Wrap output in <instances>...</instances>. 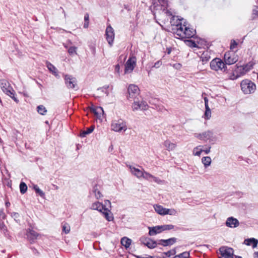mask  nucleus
<instances>
[{"instance_id":"nucleus-10","label":"nucleus","mask_w":258,"mask_h":258,"mask_svg":"<svg viewBox=\"0 0 258 258\" xmlns=\"http://www.w3.org/2000/svg\"><path fill=\"white\" fill-rule=\"evenodd\" d=\"M112 129L115 132L125 131L127 129L125 123L122 120L115 121L111 124Z\"/></svg>"},{"instance_id":"nucleus-30","label":"nucleus","mask_w":258,"mask_h":258,"mask_svg":"<svg viewBox=\"0 0 258 258\" xmlns=\"http://www.w3.org/2000/svg\"><path fill=\"white\" fill-rule=\"evenodd\" d=\"M164 146L166 147L168 151H170L173 150L175 148L176 144L173 143H171L169 141H166L164 142Z\"/></svg>"},{"instance_id":"nucleus-1","label":"nucleus","mask_w":258,"mask_h":258,"mask_svg":"<svg viewBox=\"0 0 258 258\" xmlns=\"http://www.w3.org/2000/svg\"><path fill=\"white\" fill-rule=\"evenodd\" d=\"M165 7V8L162 9V16L167 17L165 21H169L175 37L180 39L193 37L196 35V30L190 28L184 19H179L178 16H176L171 9H168L169 5L167 1L162 0V8Z\"/></svg>"},{"instance_id":"nucleus-43","label":"nucleus","mask_w":258,"mask_h":258,"mask_svg":"<svg viewBox=\"0 0 258 258\" xmlns=\"http://www.w3.org/2000/svg\"><path fill=\"white\" fill-rule=\"evenodd\" d=\"M211 116V110H205V113L204 114L203 117L206 119L208 120L210 118Z\"/></svg>"},{"instance_id":"nucleus-41","label":"nucleus","mask_w":258,"mask_h":258,"mask_svg":"<svg viewBox=\"0 0 258 258\" xmlns=\"http://www.w3.org/2000/svg\"><path fill=\"white\" fill-rule=\"evenodd\" d=\"M143 178L146 179H149L150 178H154L155 179L156 178L154 177L151 174L146 172L145 170H144L143 172V176H142Z\"/></svg>"},{"instance_id":"nucleus-26","label":"nucleus","mask_w":258,"mask_h":258,"mask_svg":"<svg viewBox=\"0 0 258 258\" xmlns=\"http://www.w3.org/2000/svg\"><path fill=\"white\" fill-rule=\"evenodd\" d=\"M91 111L98 117H100L101 114L103 113V110L101 107H95L94 108H92Z\"/></svg>"},{"instance_id":"nucleus-32","label":"nucleus","mask_w":258,"mask_h":258,"mask_svg":"<svg viewBox=\"0 0 258 258\" xmlns=\"http://www.w3.org/2000/svg\"><path fill=\"white\" fill-rule=\"evenodd\" d=\"M27 186L25 182H22L20 183V190L22 194H24L27 191Z\"/></svg>"},{"instance_id":"nucleus-50","label":"nucleus","mask_w":258,"mask_h":258,"mask_svg":"<svg viewBox=\"0 0 258 258\" xmlns=\"http://www.w3.org/2000/svg\"><path fill=\"white\" fill-rule=\"evenodd\" d=\"M204 102H205V105H206V104H208V99L207 98V97H205L204 98Z\"/></svg>"},{"instance_id":"nucleus-52","label":"nucleus","mask_w":258,"mask_h":258,"mask_svg":"<svg viewBox=\"0 0 258 258\" xmlns=\"http://www.w3.org/2000/svg\"><path fill=\"white\" fill-rule=\"evenodd\" d=\"M171 51V48H167V53L169 54Z\"/></svg>"},{"instance_id":"nucleus-25","label":"nucleus","mask_w":258,"mask_h":258,"mask_svg":"<svg viewBox=\"0 0 258 258\" xmlns=\"http://www.w3.org/2000/svg\"><path fill=\"white\" fill-rule=\"evenodd\" d=\"M94 125H91L89 127L87 128L86 130L82 131L80 133V137L82 138L85 137L87 135L91 133L94 131Z\"/></svg>"},{"instance_id":"nucleus-14","label":"nucleus","mask_w":258,"mask_h":258,"mask_svg":"<svg viewBox=\"0 0 258 258\" xmlns=\"http://www.w3.org/2000/svg\"><path fill=\"white\" fill-rule=\"evenodd\" d=\"M253 63L249 62V63L244 65L243 66L238 67L236 69L237 73H240L241 75L245 74L247 72L249 71L252 68Z\"/></svg>"},{"instance_id":"nucleus-24","label":"nucleus","mask_w":258,"mask_h":258,"mask_svg":"<svg viewBox=\"0 0 258 258\" xmlns=\"http://www.w3.org/2000/svg\"><path fill=\"white\" fill-rule=\"evenodd\" d=\"M101 213L103 214L105 219L108 221H110L113 220V217L111 214L110 211L107 208H105L104 209V210Z\"/></svg>"},{"instance_id":"nucleus-8","label":"nucleus","mask_w":258,"mask_h":258,"mask_svg":"<svg viewBox=\"0 0 258 258\" xmlns=\"http://www.w3.org/2000/svg\"><path fill=\"white\" fill-rule=\"evenodd\" d=\"M114 32L110 25L108 26L105 31V37L110 46H112L114 39Z\"/></svg>"},{"instance_id":"nucleus-39","label":"nucleus","mask_w":258,"mask_h":258,"mask_svg":"<svg viewBox=\"0 0 258 258\" xmlns=\"http://www.w3.org/2000/svg\"><path fill=\"white\" fill-rule=\"evenodd\" d=\"M174 227V226L172 224L162 225V231L172 230Z\"/></svg>"},{"instance_id":"nucleus-33","label":"nucleus","mask_w":258,"mask_h":258,"mask_svg":"<svg viewBox=\"0 0 258 258\" xmlns=\"http://www.w3.org/2000/svg\"><path fill=\"white\" fill-rule=\"evenodd\" d=\"M38 112L41 115H45L47 112V110L43 105H39L37 107Z\"/></svg>"},{"instance_id":"nucleus-55","label":"nucleus","mask_w":258,"mask_h":258,"mask_svg":"<svg viewBox=\"0 0 258 258\" xmlns=\"http://www.w3.org/2000/svg\"><path fill=\"white\" fill-rule=\"evenodd\" d=\"M235 258H242V257L241 256H240L236 255Z\"/></svg>"},{"instance_id":"nucleus-17","label":"nucleus","mask_w":258,"mask_h":258,"mask_svg":"<svg viewBox=\"0 0 258 258\" xmlns=\"http://www.w3.org/2000/svg\"><path fill=\"white\" fill-rule=\"evenodd\" d=\"M148 108V105L145 101H142L141 102L135 101L133 105V110H138L139 109L146 110Z\"/></svg>"},{"instance_id":"nucleus-58","label":"nucleus","mask_w":258,"mask_h":258,"mask_svg":"<svg viewBox=\"0 0 258 258\" xmlns=\"http://www.w3.org/2000/svg\"><path fill=\"white\" fill-rule=\"evenodd\" d=\"M10 203H6V205H7V206H8V205H10Z\"/></svg>"},{"instance_id":"nucleus-31","label":"nucleus","mask_w":258,"mask_h":258,"mask_svg":"<svg viewBox=\"0 0 258 258\" xmlns=\"http://www.w3.org/2000/svg\"><path fill=\"white\" fill-rule=\"evenodd\" d=\"M201 146L195 147L193 150V155L195 156H200L203 152V150L201 148Z\"/></svg>"},{"instance_id":"nucleus-3","label":"nucleus","mask_w":258,"mask_h":258,"mask_svg":"<svg viewBox=\"0 0 258 258\" xmlns=\"http://www.w3.org/2000/svg\"><path fill=\"white\" fill-rule=\"evenodd\" d=\"M241 89L245 94L253 93L256 90L255 84L249 80L246 79L241 81Z\"/></svg>"},{"instance_id":"nucleus-27","label":"nucleus","mask_w":258,"mask_h":258,"mask_svg":"<svg viewBox=\"0 0 258 258\" xmlns=\"http://www.w3.org/2000/svg\"><path fill=\"white\" fill-rule=\"evenodd\" d=\"M176 211L174 209H167L162 207V216L165 215H175Z\"/></svg>"},{"instance_id":"nucleus-6","label":"nucleus","mask_w":258,"mask_h":258,"mask_svg":"<svg viewBox=\"0 0 258 258\" xmlns=\"http://www.w3.org/2000/svg\"><path fill=\"white\" fill-rule=\"evenodd\" d=\"M136 57L135 56L130 57L125 64L124 74L132 73L136 65Z\"/></svg>"},{"instance_id":"nucleus-47","label":"nucleus","mask_w":258,"mask_h":258,"mask_svg":"<svg viewBox=\"0 0 258 258\" xmlns=\"http://www.w3.org/2000/svg\"><path fill=\"white\" fill-rule=\"evenodd\" d=\"M155 211L160 215H161V206L156 205L154 207Z\"/></svg>"},{"instance_id":"nucleus-37","label":"nucleus","mask_w":258,"mask_h":258,"mask_svg":"<svg viewBox=\"0 0 258 258\" xmlns=\"http://www.w3.org/2000/svg\"><path fill=\"white\" fill-rule=\"evenodd\" d=\"M189 257V253L188 252H183L178 255H175L174 258H188Z\"/></svg>"},{"instance_id":"nucleus-23","label":"nucleus","mask_w":258,"mask_h":258,"mask_svg":"<svg viewBox=\"0 0 258 258\" xmlns=\"http://www.w3.org/2000/svg\"><path fill=\"white\" fill-rule=\"evenodd\" d=\"M47 68L48 70L52 73L55 76H58V71L57 69L50 62L46 61V62Z\"/></svg>"},{"instance_id":"nucleus-51","label":"nucleus","mask_w":258,"mask_h":258,"mask_svg":"<svg viewBox=\"0 0 258 258\" xmlns=\"http://www.w3.org/2000/svg\"><path fill=\"white\" fill-rule=\"evenodd\" d=\"M137 257L138 258H154V257L152 256H149L148 257H145L142 256V255H139L137 256Z\"/></svg>"},{"instance_id":"nucleus-18","label":"nucleus","mask_w":258,"mask_h":258,"mask_svg":"<svg viewBox=\"0 0 258 258\" xmlns=\"http://www.w3.org/2000/svg\"><path fill=\"white\" fill-rule=\"evenodd\" d=\"M129 168L132 173L137 177L140 178H141L142 176H143L144 170H141L132 166H130Z\"/></svg>"},{"instance_id":"nucleus-35","label":"nucleus","mask_w":258,"mask_h":258,"mask_svg":"<svg viewBox=\"0 0 258 258\" xmlns=\"http://www.w3.org/2000/svg\"><path fill=\"white\" fill-rule=\"evenodd\" d=\"M70 226L69 224L66 222L62 223V231L66 234H68L70 231Z\"/></svg>"},{"instance_id":"nucleus-11","label":"nucleus","mask_w":258,"mask_h":258,"mask_svg":"<svg viewBox=\"0 0 258 258\" xmlns=\"http://www.w3.org/2000/svg\"><path fill=\"white\" fill-rule=\"evenodd\" d=\"M26 236L27 240L32 244L35 243L40 236V234L33 229L28 228L26 231Z\"/></svg>"},{"instance_id":"nucleus-46","label":"nucleus","mask_w":258,"mask_h":258,"mask_svg":"<svg viewBox=\"0 0 258 258\" xmlns=\"http://www.w3.org/2000/svg\"><path fill=\"white\" fill-rule=\"evenodd\" d=\"M176 251L175 249H172L168 251L167 252H164V253L167 256L170 257L171 255H173L175 254Z\"/></svg>"},{"instance_id":"nucleus-60","label":"nucleus","mask_w":258,"mask_h":258,"mask_svg":"<svg viewBox=\"0 0 258 258\" xmlns=\"http://www.w3.org/2000/svg\"><path fill=\"white\" fill-rule=\"evenodd\" d=\"M159 2H160V0H158Z\"/></svg>"},{"instance_id":"nucleus-34","label":"nucleus","mask_w":258,"mask_h":258,"mask_svg":"<svg viewBox=\"0 0 258 258\" xmlns=\"http://www.w3.org/2000/svg\"><path fill=\"white\" fill-rule=\"evenodd\" d=\"M93 192L95 194V196L96 199H99L102 197V195L101 192L98 189L97 185H96L93 188Z\"/></svg>"},{"instance_id":"nucleus-20","label":"nucleus","mask_w":258,"mask_h":258,"mask_svg":"<svg viewBox=\"0 0 258 258\" xmlns=\"http://www.w3.org/2000/svg\"><path fill=\"white\" fill-rule=\"evenodd\" d=\"M106 207L102 203L96 202L92 204L91 209L101 212Z\"/></svg>"},{"instance_id":"nucleus-9","label":"nucleus","mask_w":258,"mask_h":258,"mask_svg":"<svg viewBox=\"0 0 258 258\" xmlns=\"http://www.w3.org/2000/svg\"><path fill=\"white\" fill-rule=\"evenodd\" d=\"M65 84L70 89H75L77 86V81L75 77L69 75H65L64 77Z\"/></svg>"},{"instance_id":"nucleus-21","label":"nucleus","mask_w":258,"mask_h":258,"mask_svg":"<svg viewBox=\"0 0 258 258\" xmlns=\"http://www.w3.org/2000/svg\"><path fill=\"white\" fill-rule=\"evenodd\" d=\"M149 234L150 236H154L161 232V226H157L153 227H149Z\"/></svg>"},{"instance_id":"nucleus-36","label":"nucleus","mask_w":258,"mask_h":258,"mask_svg":"<svg viewBox=\"0 0 258 258\" xmlns=\"http://www.w3.org/2000/svg\"><path fill=\"white\" fill-rule=\"evenodd\" d=\"M89 24V15L88 13H86L84 16V28H88Z\"/></svg>"},{"instance_id":"nucleus-42","label":"nucleus","mask_w":258,"mask_h":258,"mask_svg":"<svg viewBox=\"0 0 258 258\" xmlns=\"http://www.w3.org/2000/svg\"><path fill=\"white\" fill-rule=\"evenodd\" d=\"M161 66V62H160V61H157L155 64L151 68V70L149 72V74H150L151 72H153L155 71L156 69H158Z\"/></svg>"},{"instance_id":"nucleus-4","label":"nucleus","mask_w":258,"mask_h":258,"mask_svg":"<svg viewBox=\"0 0 258 258\" xmlns=\"http://www.w3.org/2000/svg\"><path fill=\"white\" fill-rule=\"evenodd\" d=\"M210 68L216 71H221L226 72L227 71L226 64L219 58H215L211 61Z\"/></svg>"},{"instance_id":"nucleus-13","label":"nucleus","mask_w":258,"mask_h":258,"mask_svg":"<svg viewBox=\"0 0 258 258\" xmlns=\"http://www.w3.org/2000/svg\"><path fill=\"white\" fill-rule=\"evenodd\" d=\"M140 240L142 244L147 246L149 248H155L157 245V243L155 241L146 236H142L140 238Z\"/></svg>"},{"instance_id":"nucleus-38","label":"nucleus","mask_w":258,"mask_h":258,"mask_svg":"<svg viewBox=\"0 0 258 258\" xmlns=\"http://www.w3.org/2000/svg\"><path fill=\"white\" fill-rule=\"evenodd\" d=\"M34 189L36 194H38L41 197H44L45 194L39 188L37 185H34Z\"/></svg>"},{"instance_id":"nucleus-2","label":"nucleus","mask_w":258,"mask_h":258,"mask_svg":"<svg viewBox=\"0 0 258 258\" xmlns=\"http://www.w3.org/2000/svg\"><path fill=\"white\" fill-rule=\"evenodd\" d=\"M0 86L4 93L10 96L17 103H19V100L15 96V91L8 81L6 79L1 80Z\"/></svg>"},{"instance_id":"nucleus-54","label":"nucleus","mask_w":258,"mask_h":258,"mask_svg":"<svg viewBox=\"0 0 258 258\" xmlns=\"http://www.w3.org/2000/svg\"><path fill=\"white\" fill-rule=\"evenodd\" d=\"M254 257H258V252L257 251L255 252L254 253Z\"/></svg>"},{"instance_id":"nucleus-5","label":"nucleus","mask_w":258,"mask_h":258,"mask_svg":"<svg viewBox=\"0 0 258 258\" xmlns=\"http://www.w3.org/2000/svg\"><path fill=\"white\" fill-rule=\"evenodd\" d=\"M195 137L197 139L206 142H214L216 140V137L214 135V133L211 131H206L202 133H195L194 134Z\"/></svg>"},{"instance_id":"nucleus-45","label":"nucleus","mask_w":258,"mask_h":258,"mask_svg":"<svg viewBox=\"0 0 258 258\" xmlns=\"http://www.w3.org/2000/svg\"><path fill=\"white\" fill-rule=\"evenodd\" d=\"M237 45H238V43L234 40H232L231 41L230 46V49H235L237 47Z\"/></svg>"},{"instance_id":"nucleus-12","label":"nucleus","mask_w":258,"mask_h":258,"mask_svg":"<svg viewBox=\"0 0 258 258\" xmlns=\"http://www.w3.org/2000/svg\"><path fill=\"white\" fill-rule=\"evenodd\" d=\"M140 93V89L139 87L135 85L131 84L128 87V93L129 98H136Z\"/></svg>"},{"instance_id":"nucleus-59","label":"nucleus","mask_w":258,"mask_h":258,"mask_svg":"<svg viewBox=\"0 0 258 258\" xmlns=\"http://www.w3.org/2000/svg\"><path fill=\"white\" fill-rule=\"evenodd\" d=\"M257 79H258V73H257Z\"/></svg>"},{"instance_id":"nucleus-15","label":"nucleus","mask_w":258,"mask_h":258,"mask_svg":"<svg viewBox=\"0 0 258 258\" xmlns=\"http://www.w3.org/2000/svg\"><path fill=\"white\" fill-rule=\"evenodd\" d=\"M224 58L226 65L233 64L237 61V57L234 54H230V53H225Z\"/></svg>"},{"instance_id":"nucleus-19","label":"nucleus","mask_w":258,"mask_h":258,"mask_svg":"<svg viewBox=\"0 0 258 258\" xmlns=\"http://www.w3.org/2000/svg\"><path fill=\"white\" fill-rule=\"evenodd\" d=\"M177 241L175 237L170 238L167 239H162V246H168L173 245Z\"/></svg>"},{"instance_id":"nucleus-40","label":"nucleus","mask_w":258,"mask_h":258,"mask_svg":"<svg viewBox=\"0 0 258 258\" xmlns=\"http://www.w3.org/2000/svg\"><path fill=\"white\" fill-rule=\"evenodd\" d=\"M241 76L242 75H241L240 73H237L235 70V72L233 73L232 75L229 76V79L234 80L241 77Z\"/></svg>"},{"instance_id":"nucleus-16","label":"nucleus","mask_w":258,"mask_h":258,"mask_svg":"<svg viewBox=\"0 0 258 258\" xmlns=\"http://www.w3.org/2000/svg\"><path fill=\"white\" fill-rule=\"evenodd\" d=\"M225 225L228 227L235 228L239 226V222L237 219L230 217L227 219Z\"/></svg>"},{"instance_id":"nucleus-49","label":"nucleus","mask_w":258,"mask_h":258,"mask_svg":"<svg viewBox=\"0 0 258 258\" xmlns=\"http://www.w3.org/2000/svg\"><path fill=\"white\" fill-rule=\"evenodd\" d=\"M119 70H120V66L118 64L115 65V71L117 73H119Z\"/></svg>"},{"instance_id":"nucleus-48","label":"nucleus","mask_w":258,"mask_h":258,"mask_svg":"<svg viewBox=\"0 0 258 258\" xmlns=\"http://www.w3.org/2000/svg\"><path fill=\"white\" fill-rule=\"evenodd\" d=\"M211 147H209L208 148L203 150V152H205L206 154H208L210 152Z\"/></svg>"},{"instance_id":"nucleus-22","label":"nucleus","mask_w":258,"mask_h":258,"mask_svg":"<svg viewBox=\"0 0 258 258\" xmlns=\"http://www.w3.org/2000/svg\"><path fill=\"white\" fill-rule=\"evenodd\" d=\"M244 243L247 245H251L253 248L257 246L258 244V240L254 238H248L244 240Z\"/></svg>"},{"instance_id":"nucleus-56","label":"nucleus","mask_w":258,"mask_h":258,"mask_svg":"<svg viewBox=\"0 0 258 258\" xmlns=\"http://www.w3.org/2000/svg\"><path fill=\"white\" fill-rule=\"evenodd\" d=\"M192 43H193V46H194V47H196V45H196V44L195 43V42H192Z\"/></svg>"},{"instance_id":"nucleus-53","label":"nucleus","mask_w":258,"mask_h":258,"mask_svg":"<svg viewBox=\"0 0 258 258\" xmlns=\"http://www.w3.org/2000/svg\"><path fill=\"white\" fill-rule=\"evenodd\" d=\"M205 110H211L208 104H206V105H205Z\"/></svg>"},{"instance_id":"nucleus-44","label":"nucleus","mask_w":258,"mask_h":258,"mask_svg":"<svg viewBox=\"0 0 258 258\" xmlns=\"http://www.w3.org/2000/svg\"><path fill=\"white\" fill-rule=\"evenodd\" d=\"M77 47L75 46L70 47L68 49V52L70 55L76 54Z\"/></svg>"},{"instance_id":"nucleus-28","label":"nucleus","mask_w":258,"mask_h":258,"mask_svg":"<svg viewBox=\"0 0 258 258\" xmlns=\"http://www.w3.org/2000/svg\"><path fill=\"white\" fill-rule=\"evenodd\" d=\"M202 163L204 164L205 168H207L209 166L212 162V160L210 157L206 156L202 158Z\"/></svg>"},{"instance_id":"nucleus-29","label":"nucleus","mask_w":258,"mask_h":258,"mask_svg":"<svg viewBox=\"0 0 258 258\" xmlns=\"http://www.w3.org/2000/svg\"><path fill=\"white\" fill-rule=\"evenodd\" d=\"M131 239L125 237L122 238L121 239V244L126 248H128L130 247V246L131 244Z\"/></svg>"},{"instance_id":"nucleus-7","label":"nucleus","mask_w":258,"mask_h":258,"mask_svg":"<svg viewBox=\"0 0 258 258\" xmlns=\"http://www.w3.org/2000/svg\"><path fill=\"white\" fill-rule=\"evenodd\" d=\"M219 252L222 258H230L233 257L234 250L233 248L228 246H222L219 248Z\"/></svg>"},{"instance_id":"nucleus-57","label":"nucleus","mask_w":258,"mask_h":258,"mask_svg":"<svg viewBox=\"0 0 258 258\" xmlns=\"http://www.w3.org/2000/svg\"><path fill=\"white\" fill-rule=\"evenodd\" d=\"M156 14H157V12H155V14H154V17H155V19H156V17H157Z\"/></svg>"}]
</instances>
